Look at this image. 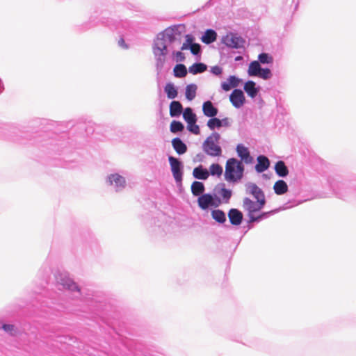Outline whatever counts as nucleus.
<instances>
[{
    "instance_id": "obj_1",
    "label": "nucleus",
    "mask_w": 356,
    "mask_h": 356,
    "mask_svg": "<svg viewBox=\"0 0 356 356\" xmlns=\"http://www.w3.org/2000/svg\"><path fill=\"white\" fill-rule=\"evenodd\" d=\"M266 201L257 200L253 201L249 197H245L243 200V209L247 212L250 222L261 220L268 215V212H264L261 214L257 213L264 208Z\"/></svg>"
},
{
    "instance_id": "obj_2",
    "label": "nucleus",
    "mask_w": 356,
    "mask_h": 356,
    "mask_svg": "<svg viewBox=\"0 0 356 356\" xmlns=\"http://www.w3.org/2000/svg\"><path fill=\"white\" fill-rule=\"evenodd\" d=\"M244 166L235 158L229 159L225 165V179L228 182H237L243 176Z\"/></svg>"
},
{
    "instance_id": "obj_3",
    "label": "nucleus",
    "mask_w": 356,
    "mask_h": 356,
    "mask_svg": "<svg viewBox=\"0 0 356 356\" xmlns=\"http://www.w3.org/2000/svg\"><path fill=\"white\" fill-rule=\"evenodd\" d=\"M220 136L217 132L212 133L204 140L202 145L204 152L211 156H220L222 154V149L218 145Z\"/></svg>"
},
{
    "instance_id": "obj_4",
    "label": "nucleus",
    "mask_w": 356,
    "mask_h": 356,
    "mask_svg": "<svg viewBox=\"0 0 356 356\" xmlns=\"http://www.w3.org/2000/svg\"><path fill=\"white\" fill-rule=\"evenodd\" d=\"M56 281L59 284L63 286L65 289L71 292L76 291L81 294V288L67 274L58 273L56 275Z\"/></svg>"
},
{
    "instance_id": "obj_5",
    "label": "nucleus",
    "mask_w": 356,
    "mask_h": 356,
    "mask_svg": "<svg viewBox=\"0 0 356 356\" xmlns=\"http://www.w3.org/2000/svg\"><path fill=\"white\" fill-rule=\"evenodd\" d=\"M222 42L229 47L238 49L243 47L245 40L241 37L231 33L222 38Z\"/></svg>"
},
{
    "instance_id": "obj_6",
    "label": "nucleus",
    "mask_w": 356,
    "mask_h": 356,
    "mask_svg": "<svg viewBox=\"0 0 356 356\" xmlns=\"http://www.w3.org/2000/svg\"><path fill=\"white\" fill-rule=\"evenodd\" d=\"M168 161L170 165L172 175L177 182L182 180L181 163L177 159L172 156H169Z\"/></svg>"
},
{
    "instance_id": "obj_7",
    "label": "nucleus",
    "mask_w": 356,
    "mask_h": 356,
    "mask_svg": "<svg viewBox=\"0 0 356 356\" xmlns=\"http://www.w3.org/2000/svg\"><path fill=\"white\" fill-rule=\"evenodd\" d=\"M197 203L199 207L202 209H207L209 206L218 207L220 203V200H218V203H216L213 196L210 194H203L200 195L197 199Z\"/></svg>"
},
{
    "instance_id": "obj_8",
    "label": "nucleus",
    "mask_w": 356,
    "mask_h": 356,
    "mask_svg": "<svg viewBox=\"0 0 356 356\" xmlns=\"http://www.w3.org/2000/svg\"><path fill=\"white\" fill-rule=\"evenodd\" d=\"M247 193L252 195L257 200L266 201V197L263 191L254 183H248L246 184Z\"/></svg>"
},
{
    "instance_id": "obj_9",
    "label": "nucleus",
    "mask_w": 356,
    "mask_h": 356,
    "mask_svg": "<svg viewBox=\"0 0 356 356\" xmlns=\"http://www.w3.org/2000/svg\"><path fill=\"white\" fill-rule=\"evenodd\" d=\"M229 100L236 108H240L245 102V97L242 90L235 89L229 96Z\"/></svg>"
},
{
    "instance_id": "obj_10",
    "label": "nucleus",
    "mask_w": 356,
    "mask_h": 356,
    "mask_svg": "<svg viewBox=\"0 0 356 356\" xmlns=\"http://www.w3.org/2000/svg\"><path fill=\"white\" fill-rule=\"evenodd\" d=\"M236 152L238 156L243 160L245 163H252L253 161V158L250 156V152L247 147L243 146L241 144H239L236 147Z\"/></svg>"
},
{
    "instance_id": "obj_11",
    "label": "nucleus",
    "mask_w": 356,
    "mask_h": 356,
    "mask_svg": "<svg viewBox=\"0 0 356 356\" xmlns=\"http://www.w3.org/2000/svg\"><path fill=\"white\" fill-rule=\"evenodd\" d=\"M228 218L232 225H239L243 220V213L236 209H231L228 212Z\"/></svg>"
},
{
    "instance_id": "obj_12",
    "label": "nucleus",
    "mask_w": 356,
    "mask_h": 356,
    "mask_svg": "<svg viewBox=\"0 0 356 356\" xmlns=\"http://www.w3.org/2000/svg\"><path fill=\"white\" fill-rule=\"evenodd\" d=\"M202 111L204 115L209 118L215 117L218 114V108L210 101H207L203 104Z\"/></svg>"
},
{
    "instance_id": "obj_13",
    "label": "nucleus",
    "mask_w": 356,
    "mask_h": 356,
    "mask_svg": "<svg viewBox=\"0 0 356 356\" xmlns=\"http://www.w3.org/2000/svg\"><path fill=\"white\" fill-rule=\"evenodd\" d=\"M108 182L110 185H115L117 188H122L125 186V179L123 177L118 174H113L108 177Z\"/></svg>"
},
{
    "instance_id": "obj_14",
    "label": "nucleus",
    "mask_w": 356,
    "mask_h": 356,
    "mask_svg": "<svg viewBox=\"0 0 356 356\" xmlns=\"http://www.w3.org/2000/svg\"><path fill=\"white\" fill-rule=\"evenodd\" d=\"M257 162L255 166V170L257 172H263L269 168L270 161L265 156H259L257 157Z\"/></svg>"
},
{
    "instance_id": "obj_15",
    "label": "nucleus",
    "mask_w": 356,
    "mask_h": 356,
    "mask_svg": "<svg viewBox=\"0 0 356 356\" xmlns=\"http://www.w3.org/2000/svg\"><path fill=\"white\" fill-rule=\"evenodd\" d=\"M193 175L196 179L205 180L208 179L209 172L202 165H199L193 169Z\"/></svg>"
},
{
    "instance_id": "obj_16",
    "label": "nucleus",
    "mask_w": 356,
    "mask_h": 356,
    "mask_svg": "<svg viewBox=\"0 0 356 356\" xmlns=\"http://www.w3.org/2000/svg\"><path fill=\"white\" fill-rule=\"evenodd\" d=\"M172 145L174 149L179 154H183L187 151V147L179 138H175L172 140Z\"/></svg>"
},
{
    "instance_id": "obj_17",
    "label": "nucleus",
    "mask_w": 356,
    "mask_h": 356,
    "mask_svg": "<svg viewBox=\"0 0 356 356\" xmlns=\"http://www.w3.org/2000/svg\"><path fill=\"white\" fill-rule=\"evenodd\" d=\"M273 190L277 195H281L288 191V186L284 180L280 179L274 184Z\"/></svg>"
},
{
    "instance_id": "obj_18",
    "label": "nucleus",
    "mask_w": 356,
    "mask_h": 356,
    "mask_svg": "<svg viewBox=\"0 0 356 356\" xmlns=\"http://www.w3.org/2000/svg\"><path fill=\"white\" fill-rule=\"evenodd\" d=\"M275 171L279 177H284L289 175V170L282 161H279L275 163Z\"/></svg>"
},
{
    "instance_id": "obj_19",
    "label": "nucleus",
    "mask_w": 356,
    "mask_h": 356,
    "mask_svg": "<svg viewBox=\"0 0 356 356\" xmlns=\"http://www.w3.org/2000/svg\"><path fill=\"white\" fill-rule=\"evenodd\" d=\"M183 111L181 104L178 101H172L170 104V115L172 117L179 116Z\"/></svg>"
},
{
    "instance_id": "obj_20",
    "label": "nucleus",
    "mask_w": 356,
    "mask_h": 356,
    "mask_svg": "<svg viewBox=\"0 0 356 356\" xmlns=\"http://www.w3.org/2000/svg\"><path fill=\"white\" fill-rule=\"evenodd\" d=\"M217 34L216 31L212 29H208L205 31L204 34L202 36L201 40L205 44H210L216 40Z\"/></svg>"
},
{
    "instance_id": "obj_21",
    "label": "nucleus",
    "mask_w": 356,
    "mask_h": 356,
    "mask_svg": "<svg viewBox=\"0 0 356 356\" xmlns=\"http://www.w3.org/2000/svg\"><path fill=\"white\" fill-rule=\"evenodd\" d=\"M261 69V67L260 66L259 62L257 60H254L250 63L248 70V73L249 76H257L258 74H259Z\"/></svg>"
},
{
    "instance_id": "obj_22",
    "label": "nucleus",
    "mask_w": 356,
    "mask_h": 356,
    "mask_svg": "<svg viewBox=\"0 0 356 356\" xmlns=\"http://www.w3.org/2000/svg\"><path fill=\"white\" fill-rule=\"evenodd\" d=\"M244 90L252 98L255 97L258 93V90L255 87V83L252 81H248L245 83Z\"/></svg>"
},
{
    "instance_id": "obj_23",
    "label": "nucleus",
    "mask_w": 356,
    "mask_h": 356,
    "mask_svg": "<svg viewBox=\"0 0 356 356\" xmlns=\"http://www.w3.org/2000/svg\"><path fill=\"white\" fill-rule=\"evenodd\" d=\"M164 91L168 99H175L178 95L177 89L173 83H168L164 87Z\"/></svg>"
},
{
    "instance_id": "obj_24",
    "label": "nucleus",
    "mask_w": 356,
    "mask_h": 356,
    "mask_svg": "<svg viewBox=\"0 0 356 356\" xmlns=\"http://www.w3.org/2000/svg\"><path fill=\"white\" fill-rule=\"evenodd\" d=\"M204 184L197 181H195L191 184V192L195 196H199L204 191Z\"/></svg>"
},
{
    "instance_id": "obj_25",
    "label": "nucleus",
    "mask_w": 356,
    "mask_h": 356,
    "mask_svg": "<svg viewBox=\"0 0 356 356\" xmlns=\"http://www.w3.org/2000/svg\"><path fill=\"white\" fill-rule=\"evenodd\" d=\"M183 117L188 124L196 123V115L193 113V111L191 108H185L183 113Z\"/></svg>"
},
{
    "instance_id": "obj_26",
    "label": "nucleus",
    "mask_w": 356,
    "mask_h": 356,
    "mask_svg": "<svg viewBox=\"0 0 356 356\" xmlns=\"http://www.w3.org/2000/svg\"><path fill=\"white\" fill-rule=\"evenodd\" d=\"M207 65L204 63H194L189 67L188 71L193 74H197L198 73H202L207 70Z\"/></svg>"
},
{
    "instance_id": "obj_27",
    "label": "nucleus",
    "mask_w": 356,
    "mask_h": 356,
    "mask_svg": "<svg viewBox=\"0 0 356 356\" xmlns=\"http://www.w3.org/2000/svg\"><path fill=\"white\" fill-rule=\"evenodd\" d=\"M174 75L178 78L185 77L187 74V69L183 64H177L173 69Z\"/></svg>"
},
{
    "instance_id": "obj_28",
    "label": "nucleus",
    "mask_w": 356,
    "mask_h": 356,
    "mask_svg": "<svg viewBox=\"0 0 356 356\" xmlns=\"http://www.w3.org/2000/svg\"><path fill=\"white\" fill-rule=\"evenodd\" d=\"M197 88V86L193 83L186 86L185 95L188 100L191 101L195 97Z\"/></svg>"
},
{
    "instance_id": "obj_29",
    "label": "nucleus",
    "mask_w": 356,
    "mask_h": 356,
    "mask_svg": "<svg viewBox=\"0 0 356 356\" xmlns=\"http://www.w3.org/2000/svg\"><path fill=\"white\" fill-rule=\"evenodd\" d=\"M211 216L212 218L218 222L223 223L226 221L225 213L220 209L212 211Z\"/></svg>"
},
{
    "instance_id": "obj_30",
    "label": "nucleus",
    "mask_w": 356,
    "mask_h": 356,
    "mask_svg": "<svg viewBox=\"0 0 356 356\" xmlns=\"http://www.w3.org/2000/svg\"><path fill=\"white\" fill-rule=\"evenodd\" d=\"M156 51H157L158 53L163 56H165L167 54V46L165 44L163 40H158L156 43Z\"/></svg>"
},
{
    "instance_id": "obj_31",
    "label": "nucleus",
    "mask_w": 356,
    "mask_h": 356,
    "mask_svg": "<svg viewBox=\"0 0 356 356\" xmlns=\"http://www.w3.org/2000/svg\"><path fill=\"white\" fill-rule=\"evenodd\" d=\"M222 168L218 163H213L209 167V174L214 176L216 175L218 177H220L222 174Z\"/></svg>"
},
{
    "instance_id": "obj_32",
    "label": "nucleus",
    "mask_w": 356,
    "mask_h": 356,
    "mask_svg": "<svg viewBox=\"0 0 356 356\" xmlns=\"http://www.w3.org/2000/svg\"><path fill=\"white\" fill-rule=\"evenodd\" d=\"M207 126L211 130L220 128L222 126V121L215 117L211 118L207 122Z\"/></svg>"
},
{
    "instance_id": "obj_33",
    "label": "nucleus",
    "mask_w": 356,
    "mask_h": 356,
    "mask_svg": "<svg viewBox=\"0 0 356 356\" xmlns=\"http://www.w3.org/2000/svg\"><path fill=\"white\" fill-rule=\"evenodd\" d=\"M259 63L269 64L273 62V58L266 53H261L258 56Z\"/></svg>"
},
{
    "instance_id": "obj_34",
    "label": "nucleus",
    "mask_w": 356,
    "mask_h": 356,
    "mask_svg": "<svg viewBox=\"0 0 356 356\" xmlns=\"http://www.w3.org/2000/svg\"><path fill=\"white\" fill-rule=\"evenodd\" d=\"M170 131L172 133H177L182 131L184 129L183 124L179 121L173 120L170 124Z\"/></svg>"
},
{
    "instance_id": "obj_35",
    "label": "nucleus",
    "mask_w": 356,
    "mask_h": 356,
    "mask_svg": "<svg viewBox=\"0 0 356 356\" xmlns=\"http://www.w3.org/2000/svg\"><path fill=\"white\" fill-rule=\"evenodd\" d=\"M223 187L220 188V191L218 192L219 195L225 200V202L227 203L229 200V199L232 197V191L229 189H227L224 187V184L222 185Z\"/></svg>"
},
{
    "instance_id": "obj_36",
    "label": "nucleus",
    "mask_w": 356,
    "mask_h": 356,
    "mask_svg": "<svg viewBox=\"0 0 356 356\" xmlns=\"http://www.w3.org/2000/svg\"><path fill=\"white\" fill-rule=\"evenodd\" d=\"M176 35L173 29H166L164 36L170 42H173L177 40Z\"/></svg>"
},
{
    "instance_id": "obj_37",
    "label": "nucleus",
    "mask_w": 356,
    "mask_h": 356,
    "mask_svg": "<svg viewBox=\"0 0 356 356\" xmlns=\"http://www.w3.org/2000/svg\"><path fill=\"white\" fill-rule=\"evenodd\" d=\"M271 72L268 68H261L259 74H258L257 76L262 78L264 79H268L271 77Z\"/></svg>"
},
{
    "instance_id": "obj_38",
    "label": "nucleus",
    "mask_w": 356,
    "mask_h": 356,
    "mask_svg": "<svg viewBox=\"0 0 356 356\" xmlns=\"http://www.w3.org/2000/svg\"><path fill=\"white\" fill-rule=\"evenodd\" d=\"M188 129L194 134H199L200 133V127L195 124H188Z\"/></svg>"
},
{
    "instance_id": "obj_39",
    "label": "nucleus",
    "mask_w": 356,
    "mask_h": 356,
    "mask_svg": "<svg viewBox=\"0 0 356 356\" xmlns=\"http://www.w3.org/2000/svg\"><path fill=\"white\" fill-rule=\"evenodd\" d=\"M227 81L229 83L232 88H236L239 84V79L235 76H230L227 79Z\"/></svg>"
},
{
    "instance_id": "obj_40",
    "label": "nucleus",
    "mask_w": 356,
    "mask_h": 356,
    "mask_svg": "<svg viewBox=\"0 0 356 356\" xmlns=\"http://www.w3.org/2000/svg\"><path fill=\"white\" fill-rule=\"evenodd\" d=\"M2 328L3 329L4 331L11 334H15L16 332L15 326L11 324H4L3 325Z\"/></svg>"
},
{
    "instance_id": "obj_41",
    "label": "nucleus",
    "mask_w": 356,
    "mask_h": 356,
    "mask_svg": "<svg viewBox=\"0 0 356 356\" xmlns=\"http://www.w3.org/2000/svg\"><path fill=\"white\" fill-rule=\"evenodd\" d=\"M200 45L197 43H193L190 46L191 51L193 54L197 55L200 51Z\"/></svg>"
},
{
    "instance_id": "obj_42",
    "label": "nucleus",
    "mask_w": 356,
    "mask_h": 356,
    "mask_svg": "<svg viewBox=\"0 0 356 356\" xmlns=\"http://www.w3.org/2000/svg\"><path fill=\"white\" fill-rule=\"evenodd\" d=\"M211 72L215 75H220L222 70L219 66L216 65L211 68Z\"/></svg>"
},
{
    "instance_id": "obj_43",
    "label": "nucleus",
    "mask_w": 356,
    "mask_h": 356,
    "mask_svg": "<svg viewBox=\"0 0 356 356\" xmlns=\"http://www.w3.org/2000/svg\"><path fill=\"white\" fill-rule=\"evenodd\" d=\"M221 86L225 91H229L232 88L228 81L222 83Z\"/></svg>"
},
{
    "instance_id": "obj_44",
    "label": "nucleus",
    "mask_w": 356,
    "mask_h": 356,
    "mask_svg": "<svg viewBox=\"0 0 356 356\" xmlns=\"http://www.w3.org/2000/svg\"><path fill=\"white\" fill-rule=\"evenodd\" d=\"M175 56L177 58V60L182 61L184 60L185 57L181 51H177L175 53Z\"/></svg>"
},
{
    "instance_id": "obj_45",
    "label": "nucleus",
    "mask_w": 356,
    "mask_h": 356,
    "mask_svg": "<svg viewBox=\"0 0 356 356\" xmlns=\"http://www.w3.org/2000/svg\"><path fill=\"white\" fill-rule=\"evenodd\" d=\"M193 40H194V38H193V37L191 35H186V41H185V42L186 44H188V45L191 46L192 44H193Z\"/></svg>"
},
{
    "instance_id": "obj_46",
    "label": "nucleus",
    "mask_w": 356,
    "mask_h": 356,
    "mask_svg": "<svg viewBox=\"0 0 356 356\" xmlns=\"http://www.w3.org/2000/svg\"><path fill=\"white\" fill-rule=\"evenodd\" d=\"M118 44L122 48L127 49V45L126 44L125 41L123 38H120L118 40Z\"/></svg>"
},
{
    "instance_id": "obj_47",
    "label": "nucleus",
    "mask_w": 356,
    "mask_h": 356,
    "mask_svg": "<svg viewBox=\"0 0 356 356\" xmlns=\"http://www.w3.org/2000/svg\"><path fill=\"white\" fill-rule=\"evenodd\" d=\"M188 48H190V45H188V44H186V42H184L181 47V50H182V51L186 50Z\"/></svg>"
},
{
    "instance_id": "obj_48",
    "label": "nucleus",
    "mask_w": 356,
    "mask_h": 356,
    "mask_svg": "<svg viewBox=\"0 0 356 356\" xmlns=\"http://www.w3.org/2000/svg\"><path fill=\"white\" fill-rule=\"evenodd\" d=\"M220 120L222 121V126H228L229 125V120L227 118H225V119H222Z\"/></svg>"
},
{
    "instance_id": "obj_49",
    "label": "nucleus",
    "mask_w": 356,
    "mask_h": 356,
    "mask_svg": "<svg viewBox=\"0 0 356 356\" xmlns=\"http://www.w3.org/2000/svg\"><path fill=\"white\" fill-rule=\"evenodd\" d=\"M242 59H243V58H242V56H236V57L235 58V60H236V61H238V60H242Z\"/></svg>"
}]
</instances>
